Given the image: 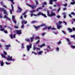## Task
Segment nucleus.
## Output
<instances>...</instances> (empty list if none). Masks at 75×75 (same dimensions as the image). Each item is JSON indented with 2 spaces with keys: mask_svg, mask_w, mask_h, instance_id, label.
I'll list each match as a JSON object with an SVG mask.
<instances>
[{
  "mask_svg": "<svg viewBox=\"0 0 75 75\" xmlns=\"http://www.w3.org/2000/svg\"><path fill=\"white\" fill-rule=\"evenodd\" d=\"M26 12H24V13H23V15H26Z\"/></svg>",
  "mask_w": 75,
  "mask_h": 75,
  "instance_id": "47",
  "label": "nucleus"
},
{
  "mask_svg": "<svg viewBox=\"0 0 75 75\" xmlns=\"http://www.w3.org/2000/svg\"><path fill=\"white\" fill-rule=\"evenodd\" d=\"M71 14L72 15H75V13L74 12H72L71 13Z\"/></svg>",
  "mask_w": 75,
  "mask_h": 75,
  "instance_id": "42",
  "label": "nucleus"
},
{
  "mask_svg": "<svg viewBox=\"0 0 75 75\" xmlns=\"http://www.w3.org/2000/svg\"><path fill=\"white\" fill-rule=\"evenodd\" d=\"M40 38L39 37V36H37V37H36L35 38V40H38V39H40Z\"/></svg>",
  "mask_w": 75,
  "mask_h": 75,
  "instance_id": "31",
  "label": "nucleus"
},
{
  "mask_svg": "<svg viewBox=\"0 0 75 75\" xmlns=\"http://www.w3.org/2000/svg\"><path fill=\"white\" fill-rule=\"evenodd\" d=\"M71 4L72 5H74V4H75V2H71Z\"/></svg>",
  "mask_w": 75,
  "mask_h": 75,
  "instance_id": "44",
  "label": "nucleus"
},
{
  "mask_svg": "<svg viewBox=\"0 0 75 75\" xmlns=\"http://www.w3.org/2000/svg\"><path fill=\"white\" fill-rule=\"evenodd\" d=\"M53 0H50V1H49V3L50 4H53L52 2H53Z\"/></svg>",
  "mask_w": 75,
  "mask_h": 75,
  "instance_id": "21",
  "label": "nucleus"
},
{
  "mask_svg": "<svg viewBox=\"0 0 75 75\" xmlns=\"http://www.w3.org/2000/svg\"><path fill=\"white\" fill-rule=\"evenodd\" d=\"M14 18H15V16H13V15H12V21H13V22H14Z\"/></svg>",
  "mask_w": 75,
  "mask_h": 75,
  "instance_id": "36",
  "label": "nucleus"
},
{
  "mask_svg": "<svg viewBox=\"0 0 75 75\" xmlns=\"http://www.w3.org/2000/svg\"><path fill=\"white\" fill-rule=\"evenodd\" d=\"M10 37H11V38H12V39H13V36L12 35H11Z\"/></svg>",
  "mask_w": 75,
  "mask_h": 75,
  "instance_id": "55",
  "label": "nucleus"
},
{
  "mask_svg": "<svg viewBox=\"0 0 75 75\" xmlns=\"http://www.w3.org/2000/svg\"><path fill=\"white\" fill-rule=\"evenodd\" d=\"M1 30L2 31H4V33H8L7 31V30H5L4 29V28L1 29Z\"/></svg>",
  "mask_w": 75,
  "mask_h": 75,
  "instance_id": "10",
  "label": "nucleus"
},
{
  "mask_svg": "<svg viewBox=\"0 0 75 75\" xmlns=\"http://www.w3.org/2000/svg\"><path fill=\"white\" fill-rule=\"evenodd\" d=\"M50 29H52L51 26H49V27H48V30H50Z\"/></svg>",
  "mask_w": 75,
  "mask_h": 75,
  "instance_id": "32",
  "label": "nucleus"
},
{
  "mask_svg": "<svg viewBox=\"0 0 75 75\" xmlns=\"http://www.w3.org/2000/svg\"><path fill=\"white\" fill-rule=\"evenodd\" d=\"M68 30L70 32H72L73 31L72 29L70 28H68Z\"/></svg>",
  "mask_w": 75,
  "mask_h": 75,
  "instance_id": "16",
  "label": "nucleus"
},
{
  "mask_svg": "<svg viewBox=\"0 0 75 75\" xmlns=\"http://www.w3.org/2000/svg\"><path fill=\"white\" fill-rule=\"evenodd\" d=\"M66 40L68 42H69L68 44H69V45H70L71 44V42L70 41V40L69 39H67Z\"/></svg>",
  "mask_w": 75,
  "mask_h": 75,
  "instance_id": "13",
  "label": "nucleus"
},
{
  "mask_svg": "<svg viewBox=\"0 0 75 75\" xmlns=\"http://www.w3.org/2000/svg\"><path fill=\"white\" fill-rule=\"evenodd\" d=\"M48 27L47 26H45L44 28L43 29V30H45V29H47Z\"/></svg>",
  "mask_w": 75,
  "mask_h": 75,
  "instance_id": "35",
  "label": "nucleus"
},
{
  "mask_svg": "<svg viewBox=\"0 0 75 75\" xmlns=\"http://www.w3.org/2000/svg\"><path fill=\"white\" fill-rule=\"evenodd\" d=\"M21 46L22 48H24V43H22Z\"/></svg>",
  "mask_w": 75,
  "mask_h": 75,
  "instance_id": "22",
  "label": "nucleus"
},
{
  "mask_svg": "<svg viewBox=\"0 0 75 75\" xmlns=\"http://www.w3.org/2000/svg\"><path fill=\"white\" fill-rule=\"evenodd\" d=\"M43 4H44V5H46L47 4V3L46 2H44L43 3Z\"/></svg>",
  "mask_w": 75,
  "mask_h": 75,
  "instance_id": "53",
  "label": "nucleus"
},
{
  "mask_svg": "<svg viewBox=\"0 0 75 75\" xmlns=\"http://www.w3.org/2000/svg\"><path fill=\"white\" fill-rule=\"evenodd\" d=\"M11 47V45L10 44H8V45H5V47H6V50H8L9 48Z\"/></svg>",
  "mask_w": 75,
  "mask_h": 75,
  "instance_id": "6",
  "label": "nucleus"
},
{
  "mask_svg": "<svg viewBox=\"0 0 75 75\" xmlns=\"http://www.w3.org/2000/svg\"><path fill=\"white\" fill-rule=\"evenodd\" d=\"M42 9V8L41 7H39L38 8H37V11H38L39 9Z\"/></svg>",
  "mask_w": 75,
  "mask_h": 75,
  "instance_id": "29",
  "label": "nucleus"
},
{
  "mask_svg": "<svg viewBox=\"0 0 75 75\" xmlns=\"http://www.w3.org/2000/svg\"><path fill=\"white\" fill-rule=\"evenodd\" d=\"M14 27L16 29H18V26H14Z\"/></svg>",
  "mask_w": 75,
  "mask_h": 75,
  "instance_id": "45",
  "label": "nucleus"
},
{
  "mask_svg": "<svg viewBox=\"0 0 75 75\" xmlns=\"http://www.w3.org/2000/svg\"><path fill=\"white\" fill-rule=\"evenodd\" d=\"M28 6H30V7H31L32 9H34L35 8L34 6V5H28Z\"/></svg>",
  "mask_w": 75,
  "mask_h": 75,
  "instance_id": "19",
  "label": "nucleus"
},
{
  "mask_svg": "<svg viewBox=\"0 0 75 75\" xmlns=\"http://www.w3.org/2000/svg\"><path fill=\"white\" fill-rule=\"evenodd\" d=\"M34 26L35 28L36 29H37L38 28H40V26H36L35 25H34Z\"/></svg>",
  "mask_w": 75,
  "mask_h": 75,
  "instance_id": "17",
  "label": "nucleus"
},
{
  "mask_svg": "<svg viewBox=\"0 0 75 75\" xmlns=\"http://www.w3.org/2000/svg\"><path fill=\"white\" fill-rule=\"evenodd\" d=\"M40 42V40H38V41L36 42V44H38Z\"/></svg>",
  "mask_w": 75,
  "mask_h": 75,
  "instance_id": "41",
  "label": "nucleus"
},
{
  "mask_svg": "<svg viewBox=\"0 0 75 75\" xmlns=\"http://www.w3.org/2000/svg\"><path fill=\"white\" fill-rule=\"evenodd\" d=\"M13 22H14V23H16L17 22L16 21V20L15 19V18H14V20H13Z\"/></svg>",
  "mask_w": 75,
  "mask_h": 75,
  "instance_id": "37",
  "label": "nucleus"
},
{
  "mask_svg": "<svg viewBox=\"0 0 75 75\" xmlns=\"http://www.w3.org/2000/svg\"><path fill=\"white\" fill-rule=\"evenodd\" d=\"M36 22H37V21H33L31 23H36Z\"/></svg>",
  "mask_w": 75,
  "mask_h": 75,
  "instance_id": "30",
  "label": "nucleus"
},
{
  "mask_svg": "<svg viewBox=\"0 0 75 75\" xmlns=\"http://www.w3.org/2000/svg\"><path fill=\"white\" fill-rule=\"evenodd\" d=\"M24 23L25 24H26L27 23V21H25L24 20H23L22 21V23Z\"/></svg>",
  "mask_w": 75,
  "mask_h": 75,
  "instance_id": "15",
  "label": "nucleus"
},
{
  "mask_svg": "<svg viewBox=\"0 0 75 75\" xmlns=\"http://www.w3.org/2000/svg\"><path fill=\"white\" fill-rule=\"evenodd\" d=\"M35 3L36 4V5H38L39 4L38 1V0H34Z\"/></svg>",
  "mask_w": 75,
  "mask_h": 75,
  "instance_id": "24",
  "label": "nucleus"
},
{
  "mask_svg": "<svg viewBox=\"0 0 75 75\" xmlns=\"http://www.w3.org/2000/svg\"><path fill=\"white\" fill-rule=\"evenodd\" d=\"M16 33L17 34H21V30H16Z\"/></svg>",
  "mask_w": 75,
  "mask_h": 75,
  "instance_id": "12",
  "label": "nucleus"
},
{
  "mask_svg": "<svg viewBox=\"0 0 75 75\" xmlns=\"http://www.w3.org/2000/svg\"><path fill=\"white\" fill-rule=\"evenodd\" d=\"M63 5L64 6H67V4H64Z\"/></svg>",
  "mask_w": 75,
  "mask_h": 75,
  "instance_id": "46",
  "label": "nucleus"
},
{
  "mask_svg": "<svg viewBox=\"0 0 75 75\" xmlns=\"http://www.w3.org/2000/svg\"><path fill=\"white\" fill-rule=\"evenodd\" d=\"M69 16H70V17H71V18H72V16L71 15V14H69Z\"/></svg>",
  "mask_w": 75,
  "mask_h": 75,
  "instance_id": "63",
  "label": "nucleus"
},
{
  "mask_svg": "<svg viewBox=\"0 0 75 75\" xmlns=\"http://www.w3.org/2000/svg\"><path fill=\"white\" fill-rule=\"evenodd\" d=\"M32 47V44H30L29 45H28L27 46V50L28 51H29L30 50V49Z\"/></svg>",
  "mask_w": 75,
  "mask_h": 75,
  "instance_id": "3",
  "label": "nucleus"
},
{
  "mask_svg": "<svg viewBox=\"0 0 75 75\" xmlns=\"http://www.w3.org/2000/svg\"><path fill=\"white\" fill-rule=\"evenodd\" d=\"M37 47H36V45H34L33 46V50H35L36 49H37Z\"/></svg>",
  "mask_w": 75,
  "mask_h": 75,
  "instance_id": "20",
  "label": "nucleus"
},
{
  "mask_svg": "<svg viewBox=\"0 0 75 75\" xmlns=\"http://www.w3.org/2000/svg\"><path fill=\"white\" fill-rule=\"evenodd\" d=\"M4 55H7V53L6 52H4Z\"/></svg>",
  "mask_w": 75,
  "mask_h": 75,
  "instance_id": "50",
  "label": "nucleus"
},
{
  "mask_svg": "<svg viewBox=\"0 0 75 75\" xmlns=\"http://www.w3.org/2000/svg\"><path fill=\"white\" fill-rule=\"evenodd\" d=\"M1 41L3 42H4L5 41H4V40L3 39H1Z\"/></svg>",
  "mask_w": 75,
  "mask_h": 75,
  "instance_id": "49",
  "label": "nucleus"
},
{
  "mask_svg": "<svg viewBox=\"0 0 75 75\" xmlns=\"http://www.w3.org/2000/svg\"><path fill=\"white\" fill-rule=\"evenodd\" d=\"M62 32H63V33H64V34H66V33L64 31V30H62Z\"/></svg>",
  "mask_w": 75,
  "mask_h": 75,
  "instance_id": "59",
  "label": "nucleus"
},
{
  "mask_svg": "<svg viewBox=\"0 0 75 75\" xmlns=\"http://www.w3.org/2000/svg\"><path fill=\"white\" fill-rule=\"evenodd\" d=\"M36 49H37V50H39V51H40V48H36Z\"/></svg>",
  "mask_w": 75,
  "mask_h": 75,
  "instance_id": "58",
  "label": "nucleus"
},
{
  "mask_svg": "<svg viewBox=\"0 0 75 75\" xmlns=\"http://www.w3.org/2000/svg\"><path fill=\"white\" fill-rule=\"evenodd\" d=\"M56 15L54 13H51V14L50 15V16H55Z\"/></svg>",
  "mask_w": 75,
  "mask_h": 75,
  "instance_id": "18",
  "label": "nucleus"
},
{
  "mask_svg": "<svg viewBox=\"0 0 75 75\" xmlns=\"http://www.w3.org/2000/svg\"><path fill=\"white\" fill-rule=\"evenodd\" d=\"M71 37H75V35H72L71 36Z\"/></svg>",
  "mask_w": 75,
  "mask_h": 75,
  "instance_id": "61",
  "label": "nucleus"
},
{
  "mask_svg": "<svg viewBox=\"0 0 75 75\" xmlns=\"http://www.w3.org/2000/svg\"><path fill=\"white\" fill-rule=\"evenodd\" d=\"M56 50H57V51H59V48H57Z\"/></svg>",
  "mask_w": 75,
  "mask_h": 75,
  "instance_id": "60",
  "label": "nucleus"
},
{
  "mask_svg": "<svg viewBox=\"0 0 75 75\" xmlns=\"http://www.w3.org/2000/svg\"><path fill=\"white\" fill-rule=\"evenodd\" d=\"M43 52V51H39L38 52V55H41Z\"/></svg>",
  "mask_w": 75,
  "mask_h": 75,
  "instance_id": "14",
  "label": "nucleus"
},
{
  "mask_svg": "<svg viewBox=\"0 0 75 75\" xmlns=\"http://www.w3.org/2000/svg\"><path fill=\"white\" fill-rule=\"evenodd\" d=\"M24 25L23 24L21 26V28H24Z\"/></svg>",
  "mask_w": 75,
  "mask_h": 75,
  "instance_id": "52",
  "label": "nucleus"
},
{
  "mask_svg": "<svg viewBox=\"0 0 75 75\" xmlns=\"http://www.w3.org/2000/svg\"><path fill=\"white\" fill-rule=\"evenodd\" d=\"M18 8L19 9V11H17V12H21V11H23V9L19 6H18Z\"/></svg>",
  "mask_w": 75,
  "mask_h": 75,
  "instance_id": "7",
  "label": "nucleus"
},
{
  "mask_svg": "<svg viewBox=\"0 0 75 75\" xmlns=\"http://www.w3.org/2000/svg\"><path fill=\"white\" fill-rule=\"evenodd\" d=\"M4 65V62H3V61H1V65L2 66H3Z\"/></svg>",
  "mask_w": 75,
  "mask_h": 75,
  "instance_id": "23",
  "label": "nucleus"
},
{
  "mask_svg": "<svg viewBox=\"0 0 75 75\" xmlns=\"http://www.w3.org/2000/svg\"><path fill=\"white\" fill-rule=\"evenodd\" d=\"M59 23L60 24V25H61V23H62V22H61V21H59Z\"/></svg>",
  "mask_w": 75,
  "mask_h": 75,
  "instance_id": "57",
  "label": "nucleus"
},
{
  "mask_svg": "<svg viewBox=\"0 0 75 75\" xmlns=\"http://www.w3.org/2000/svg\"><path fill=\"white\" fill-rule=\"evenodd\" d=\"M45 34H46V33H42V36H44V35H45Z\"/></svg>",
  "mask_w": 75,
  "mask_h": 75,
  "instance_id": "51",
  "label": "nucleus"
},
{
  "mask_svg": "<svg viewBox=\"0 0 75 75\" xmlns=\"http://www.w3.org/2000/svg\"><path fill=\"white\" fill-rule=\"evenodd\" d=\"M65 13H63V14L64 15V18H66V15H65Z\"/></svg>",
  "mask_w": 75,
  "mask_h": 75,
  "instance_id": "39",
  "label": "nucleus"
},
{
  "mask_svg": "<svg viewBox=\"0 0 75 75\" xmlns=\"http://www.w3.org/2000/svg\"><path fill=\"white\" fill-rule=\"evenodd\" d=\"M47 14H48V15L49 16H50V12H49V11H48V10L47 11Z\"/></svg>",
  "mask_w": 75,
  "mask_h": 75,
  "instance_id": "34",
  "label": "nucleus"
},
{
  "mask_svg": "<svg viewBox=\"0 0 75 75\" xmlns=\"http://www.w3.org/2000/svg\"><path fill=\"white\" fill-rule=\"evenodd\" d=\"M8 1H10L11 2H12V3L13 4H14L15 3L13 1L14 0H8Z\"/></svg>",
  "mask_w": 75,
  "mask_h": 75,
  "instance_id": "25",
  "label": "nucleus"
},
{
  "mask_svg": "<svg viewBox=\"0 0 75 75\" xmlns=\"http://www.w3.org/2000/svg\"><path fill=\"white\" fill-rule=\"evenodd\" d=\"M73 31H75V28L74 27H73Z\"/></svg>",
  "mask_w": 75,
  "mask_h": 75,
  "instance_id": "54",
  "label": "nucleus"
},
{
  "mask_svg": "<svg viewBox=\"0 0 75 75\" xmlns=\"http://www.w3.org/2000/svg\"><path fill=\"white\" fill-rule=\"evenodd\" d=\"M0 10H1L2 11H4V14H6L7 15H8V13L6 11V9H4V8H0Z\"/></svg>",
  "mask_w": 75,
  "mask_h": 75,
  "instance_id": "5",
  "label": "nucleus"
},
{
  "mask_svg": "<svg viewBox=\"0 0 75 75\" xmlns=\"http://www.w3.org/2000/svg\"><path fill=\"white\" fill-rule=\"evenodd\" d=\"M45 25H46L45 24H42L40 25V27H41L42 26H45Z\"/></svg>",
  "mask_w": 75,
  "mask_h": 75,
  "instance_id": "26",
  "label": "nucleus"
},
{
  "mask_svg": "<svg viewBox=\"0 0 75 75\" xmlns=\"http://www.w3.org/2000/svg\"><path fill=\"white\" fill-rule=\"evenodd\" d=\"M45 53H46L47 52H49V51L47 50V49H45Z\"/></svg>",
  "mask_w": 75,
  "mask_h": 75,
  "instance_id": "27",
  "label": "nucleus"
},
{
  "mask_svg": "<svg viewBox=\"0 0 75 75\" xmlns=\"http://www.w3.org/2000/svg\"><path fill=\"white\" fill-rule=\"evenodd\" d=\"M71 47L72 48H73L74 49V48H75V46H74V45H71Z\"/></svg>",
  "mask_w": 75,
  "mask_h": 75,
  "instance_id": "38",
  "label": "nucleus"
},
{
  "mask_svg": "<svg viewBox=\"0 0 75 75\" xmlns=\"http://www.w3.org/2000/svg\"><path fill=\"white\" fill-rule=\"evenodd\" d=\"M11 6H12V10H10V12L11 14H12V11H13V5L12 4H11Z\"/></svg>",
  "mask_w": 75,
  "mask_h": 75,
  "instance_id": "8",
  "label": "nucleus"
},
{
  "mask_svg": "<svg viewBox=\"0 0 75 75\" xmlns=\"http://www.w3.org/2000/svg\"><path fill=\"white\" fill-rule=\"evenodd\" d=\"M7 60L11 61H13V62H14V59H12V57H11L10 55H8V57L7 58Z\"/></svg>",
  "mask_w": 75,
  "mask_h": 75,
  "instance_id": "2",
  "label": "nucleus"
},
{
  "mask_svg": "<svg viewBox=\"0 0 75 75\" xmlns=\"http://www.w3.org/2000/svg\"><path fill=\"white\" fill-rule=\"evenodd\" d=\"M25 40L28 42H30V40L29 39H25Z\"/></svg>",
  "mask_w": 75,
  "mask_h": 75,
  "instance_id": "28",
  "label": "nucleus"
},
{
  "mask_svg": "<svg viewBox=\"0 0 75 75\" xmlns=\"http://www.w3.org/2000/svg\"><path fill=\"white\" fill-rule=\"evenodd\" d=\"M32 53H33L34 54H35L36 55H37V53H36V52H34L33 51H32Z\"/></svg>",
  "mask_w": 75,
  "mask_h": 75,
  "instance_id": "56",
  "label": "nucleus"
},
{
  "mask_svg": "<svg viewBox=\"0 0 75 75\" xmlns=\"http://www.w3.org/2000/svg\"><path fill=\"white\" fill-rule=\"evenodd\" d=\"M1 5H3L4 3H3V2H1Z\"/></svg>",
  "mask_w": 75,
  "mask_h": 75,
  "instance_id": "64",
  "label": "nucleus"
},
{
  "mask_svg": "<svg viewBox=\"0 0 75 75\" xmlns=\"http://www.w3.org/2000/svg\"><path fill=\"white\" fill-rule=\"evenodd\" d=\"M35 36V35H33L32 37V38H30V40L31 41V42H32L34 39V37Z\"/></svg>",
  "mask_w": 75,
  "mask_h": 75,
  "instance_id": "11",
  "label": "nucleus"
},
{
  "mask_svg": "<svg viewBox=\"0 0 75 75\" xmlns=\"http://www.w3.org/2000/svg\"><path fill=\"white\" fill-rule=\"evenodd\" d=\"M56 25L57 26V28L58 29L60 30V28H62V26L60 25V24H59V23H57L56 24Z\"/></svg>",
  "mask_w": 75,
  "mask_h": 75,
  "instance_id": "4",
  "label": "nucleus"
},
{
  "mask_svg": "<svg viewBox=\"0 0 75 75\" xmlns=\"http://www.w3.org/2000/svg\"><path fill=\"white\" fill-rule=\"evenodd\" d=\"M45 45V44H42L41 45H38V46L39 47H40V48H42V47H44Z\"/></svg>",
  "mask_w": 75,
  "mask_h": 75,
  "instance_id": "9",
  "label": "nucleus"
},
{
  "mask_svg": "<svg viewBox=\"0 0 75 75\" xmlns=\"http://www.w3.org/2000/svg\"><path fill=\"white\" fill-rule=\"evenodd\" d=\"M60 8H59L58 9V12H59V11H60Z\"/></svg>",
  "mask_w": 75,
  "mask_h": 75,
  "instance_id": "62",
  "label": "nucleus"
},
{
  "mask_svg": "<svg viewBox=\"0 0 75 75\" xmlns=\"http://www.w3.org/2000/svg\"><path fill=\"white\" fill-rule=\"evenodd\" d=\"M1 55L2 57V58H6V57L5 55H3V54H1Z\"/></svg>",
  "mask_w": 75,
  "mask_h": 75,
  "instance_id": "40",
  "label": "nucleus"
},
{
  "mask_svg": "<svg viewBox=\"0 0 75 75\" xmlns=\"http://www.w3.org/2000/svg\"><path fill=\"white\" fill-rule=\"evenodd\" d=\"M6 64H7V65H9L10 64V63H8L7 62H6Z\"/></svg>",
  "mask_w": 75,
  "mask_h": 75,
  "instance_id": "48",
  "label": "nucleus"
},
{
  "mask_svg": "<svg viewBox=\"0 0 75 75\" xmlns=\"http://www.w3.org/2000/svg\"><path fill=\"white\" fill-rule=\"evenodd\" d=\"M57 18H61V16H60V15H57Z\"/></svg>",
  "mask_w": 75,
  "mask_h": 75,
  "instance_id": "43",
  "label": "nucleus"
},
{
  "mask_svg": "<svg viewBox=\"0 0 75 75\" xmlns=\"http://www.w3.org/2000/svg\"><path fill=\"white\" fill-rule=\"evenodd\" d=\"M47 47L49 48L50 51H52V50H51V48H50V45H48Z\"/></svg>",
  "mask_w": 75,
  "mask_h": 75,
  "instance_id": "33",
  "label": "nucleus"
},
{
  "mask_svg": "<svg viewBox=\"0 0 75 75\" xmlns=\"http://www.w3.org/2000/svg\"><path fill=\"white\" fill-rule=\"evenodd\" d=\"M35 10H33V11H30V12L31 13V17H32L33 16H38L40 15H41L42 16H44V18H47V16L45 14H44L43 13L41 12H40L39 13H38L37 15H36L35 14H33V12H35Z\"/></svg>",
  "mask_w": 75,
  "mask_h": 75,
  "instance_id": "1",
  "label": "nucleus"
}]
</instances>
